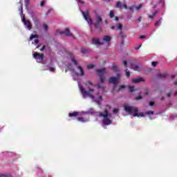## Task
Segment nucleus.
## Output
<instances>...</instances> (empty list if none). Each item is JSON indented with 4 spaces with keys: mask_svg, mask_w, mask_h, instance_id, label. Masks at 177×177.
Returning <instances> with one entry per match:
<instances>
[{
    "mask_svg": "<svg viewBox=\"0 0 177 177\" xmlns=\"http://www.w3.org/2000/svg\"><path fill=\"white\" fill-rule=\"evenodd\" d=\"M97 75L100 77V83L97 84V88L93 89V84L91 82H87L86 83V86H88V91H87L85 88H82V86L78 83L79 89L84 99L86 97H90L93 102H95L97 104H100V102L103 100L102 94L103 91L106 88V86L103 82H104L106 77L104 74L106 73V68L96 70Z\"/></svg>",
    "mask_w": 177,
    "mask_h": 177,
    "instance_id": "1",
    "label": "nucleus"
},
{
    "mask_svg": "<svg viewBox=\"0 0 177 177\" xmlns=\"http://www.w3.org/2000/svg\"><path fill=\"white\" fill-rule=\"evenodd\" d=\"M64 64L73 73V80L77 81L80 77L85 75V71L82 66L78 64L75 57L72 53L67 54L64 58Z\"/></svg>",
    "mask_w": 177,
    "mask_h": 177,
    "instance_id": "2",
    "label": "nucleus"
},
{
    "mask_svg": "<svg viewBox=\"0 0 177 177\" xmlns=\"http://www.w3.org/2000/svg\"><path fill=\"white\" fill-rule=\"evenodd\" d=\"M82 15L83 17L91 27H92V26H95V28H99L103 22V18H102V16L98 13L95 14V17L93 21L91 19V16H89V12H88V11L82 12Z\"/></svg>",
    "mask_w": 177,
    "mask_h": 177,
    "instance_id": "3",
    "label": "nucleus"
},
{
    "mask_svg": "<svg viewBox=\"0 0 177 177\" xmlns=\"http://www.w3.org/2000/svg\"><path fill=\"white\" fill-rule=\"evenodd\" d=\"M93 113V109H90L88 111L86 112H73L69 113V117H77V121L80 122H88L89 121V115L88 114H91Z\"/></svg>",
    "mask_w": 177,
    "mask_h": 177,
    "instance_id": "4",
    "label": "nucleus"
},
{
    "mask_svg": "<svg viewBox=\"0 0 177 177\" xmlns=\"http://www.w3.org/2000/svg\"><path fill=\"white\" fill-rule=\"evenodd\" d=\"M124 111L127 113V114H129L131 115H133V117H145V113L142 112H139V110L138 108L135 106H131L129 105H124Z\"/></svg>",
    "mask_w": 177,
    "mask_h": 177,
    "instance_id": "5",
    "label": "nucleus"
},
{
    "mask_svg": "<svg viewBox=\"0 0 177 177\" xmlns=\"http://www.w3.org/2000/svg\"><path fill=\"white\" fill-rule=\"evenodd\" d=\"M98 117L101 118L104 125H110L113 122V116H111V113L107 111V109H105L103 112H100Z\"/></svg>",
    "mask_w": 177,
    "mask_h": 177,
    "instance_id": "6",
    "label": "nucleus"
},
{
    "mask_svg": "<svg viewBox=\"0 0 177 177\" xmlns=\"http://www.w3.org/2000/svg\"><path fill=\"white\" fill-rule=\"evenodd\" d=\"M111 41V37L106 35L101 39L93 38V44L94 45H107L110 46V41Z\"/></svg>",
    "mask_w": 177,
    "mask_h": 177,
    "instance_id": "7",
    "label": "nucleus"
},
{
    "mask_svg": "<svg viewBox=\"0 0 177 177\" xmlns=\"http://www.w3.org/2000/svg\"><path fill=\"white\" fill-rule=\"evenodd\" d=\"M19 12L21 21L22 23H24L25 28H27V30H31L32 28V25L31 24V22L30 21V20L26 19V15L23 14V4H21V7L19 8Z\"/></svg>",
    "mask_w": 177,
    "mask_h": 177,
    "instance_id": "8",
    "label": "nucleus"
},
{
    "mask_svg": "<svg viewBox=\"0 0 177 177\" xmlns=\"http://www.w3.org/2000/svg\"><path fill=\"white\" fill-rule=\"evenodd\" d=\"M121 78V75L118 74L117 77H111L109 78V82L110 84H113V88L115 89V86L118 85V82H120V80Z\"/></svg>",
    "mask_w": 177,
    "mask_h": 177,
    "instance_id": "9",
    "label": "nucleus"
},
{
    "mask_svg": "<svg viewBox=\"0 0 177 177\" xmlns=\"http://www.w3.org/2000/svg\"><path fill=\"white\" fill-rule=\"evenodd\" d=\"M33 57L35 59L37 63H41L44 60V54H40L39 53H35L33 54Z\"/></svg>",
    "mask_w": 177,
    "mask_h": 177,
    "instance_id": "10",
    "label": "nucleus"
},
{
    "mask_svg": "<svg viewBox=\"0 0 177 177\" xmlns=\"http://www.w3.org/2000/svg\"><path fill=\"white\" fill-rule=\"evenodd\" d=\"M116 8H124V9L126 10H133V9H135V6H131L128 9V6H127L126 3L122 4L121 3V2L118 1L116 3Z\"/></svg>",
    "mask_w": 177,
    "mask_h": 177,
    "instance_id": "11",
    "label": "nucleus"
},
{
    "mask_svg": "<svg viewBox=\"0 0 177 177\" xmlns=\"http://www.w3.org/2000/svg\"><path fill=\"white\" fill-rule=\"evenodd\" d=\"M59 34L61 35L64 34L66 37H72L73 38L74 37L71 32H70V29L68 28H66L64 31H60Z\"/></svg>",
    "mask_w": 177,
    "mask_h": 177,
    "instance_id": "12",
    "label": "nucleus"
},
{
    "mask_svg": "<svg viewBox=\"0 0 177 177\" xmlns=\"http://www.w3.org/2000/svg\"><path fill=\"white\" fill-rule=\"evenodd\" d=\"M145 78L140 77L132 79V82L133 84H140V82H145Z\"/></svg>",
    "mask_w": 177,
    "mask_h": 177,
    "instance_id": "13",
    "label": "nucleus"
},
{
    "mask_svg": "<svg viewBox=\"0 0 177 177\" xmlns=\"http://www.w3.org/2000/svg\"><path fill=\"white\" fill-rule=\"evenodd\" d=\"M35 39L34 41L32 44L37 45L38 44V35H31L30 37V41H32Z\"/></svg>",
    "mask_w": 177,
    "mask_h": 177,
    "instance_id": "14",
    "label": "nucleus"
},
{
    "mask_svg": "<svg viewBox=\"0 0 177 177\" xmlns=\"http://www.w3.org/2000/svg\"><path fill=\"white\" fill-rule=\"evenodd\" d=\"M131 68H132V70H134V71H141L142 68H140V66H139L138 65H131Z\"/></svg>",
    "mask_w": 177,
    "mask_h": 177,
    "instance_id": "15",
    "label": "nucleus"
},
{
    "mask_svg": "<svg viewBox=\"0 0 177 177\" xmlns=\"http://www.w3.org/2000/svg\"><path fill=\"white\" fill-rule=\"evenodd\" d=\"M112 30H122V24H118L116 25V26H112Z\"/></svg>",
    "mask_w": 177,
    "mask_h": 177,
    "instance_id": "16",
    "label": "nucleus"
},
{
    "mask_svg": "<svg viewBox=\"0 0 177 177\" xmlns=\"http://www.w3.org/2000/svg\"><path fill=\"white\" fill-rule=\"evenodd\" d=\"M44 70H49L51 73H55L56 68L50 66H47V68H44Z\"/></svg>",
    "mask_w": 177,
    "mask_h": 177,
    "instance_id": "17",
    "label": "nucleus"
},
{
    "mask_svg": "<svg viewBox=\"0 0 177 177\" xmlns=\"http://www.w3.org/2000/svg\"><path fill=\"white\" fill-rule=\"evenodd\" d=\"M81 53H83V55H87V53H89V50H88L85 48H82Z\"/></svg>",
    "mask_w": 177,
    "mask_h": 177,
    "instance_id": "18",
    "label": "nucleus"
},
{
    "mask_svg": "<svg viewBox=\"0 0 177 177\" xmlns=\"http://www.w3.org/2000/svg\"><path fill=\"white\" fill-rule=\"evenodd\" d=\"M43 28H44V31H48V30H49V26H48V24H44Z\"/></svg>",
    "mask_w": 177,
    "mask_h": 177,
    "instance_id": "19",
    "label": "nucleus"
},
{
    "mask_svg": "<svg viewBox=\"0 0 177 177\" xmlns=\"http://www.w3.org/2000/svg\"><path fill=\"white\" fill-rule=\"evenodd\" d=\"M142 6H143V4H140L137 6H135L134 8H136V10H139L140 9H142Z\"/></svg>",
    "mask_w": 177,
    "mask_h": 177,
    "instance_id": "20",
    "label": "nucleus"
},
{
    "mask_svg": "<svg viewBox=\"0 0 177 177\" xmlns=\"http://www.w3.org/2000/svg\"><path fill=\"white\" fill-rule=\"evenodd\" d=\"M26 9H27V10H28V13L29 15H30L31 16H32L33 12L32 11L31 9L28 8V6H26Z\"/></svg>",
    "mask_w": 177,
    "mask_h": 177,
    "instance_id": "21",
    "label": "nucleus"
},
{
    "mask_svg": "<svg viewBox=\"0 0 177 177\" xmlns=\"http://www.w3.org/2000/svg\"><path fill=\"white\" fill-rule=\"evenodd\" d=\"M160 26H161V19H160L159 21H157L155 23V26H156V27H160Z\"/></svg>",
    "mask_w": 177,
    "mask_h": 177,
    "instance_id": "22",
    "label": "nucleus"
},
{
    "mask_svg": "<svg viewBox=\"0 0 177 177\" xmlns=\"http://www.w3.org/2000/svg\"><path fill=\"white\" fill-rule=\"evenodd\" d=\"M156 15H157V11L153 12L152 15H149V19H154V17L156 16Z\"/></svg>",
    "mask_w": 177,
    "mask_h": 177,
    "instance_id": "23",
    "label": "nucleus"
},
{
    "mask_svg": "<svg viewBox=\"0 0 177 177\" xmlns=\"http://www.w3.org/2000/svg\"><path fill=\"white\" fill-rule=\"evenodd\" d=\"M112 70H113V71H118V66L116 65H113Z\"/></svg>",
    "mask_w": 177,
    "mask_h": 177,
    "instance_id": "24",
    "label": "nucleus"
},
{
    "mask_svg": "<svg viewBox=\"0 0 177 177\" xmlns=\"http://www.w3.org/2000/svg\"><path fill=\"white\" fill-rule=\"evenodd\" d=\"M129 88L130 92H135V86H129Z\"/></svg>",
    "mask_w": 177,
    "mask_h": 177,
    "instance_id": "25",
    "label": "nucleus"
},
{
    "mask_svg": "<svg viewBox=\"0 0 177 177\" xmlns=\"http://www.w3.org/2000/svg\"><path fill=\"white\" fill-rule=\"evenodd\" d=\"M145 114H147L148 115L154 114V112L153 111H148L145 112Z\"/></svg>",
    "mask_w": 177,
    "mask_h": 177,
    "instance_id": "26",
    "label": "nucleus"
},
{
    "mask_svg": "<svg viewBox=\"0 0 177 177\" xmlns=\"http://www.w3.org/2000/svg\"><path fill=\"white\" fill-rule=\"evenodd\" d=\"M109 16H110L111 19H113V17H114V11L111 10L110 12Z\"/></svg>",
    "mask_w": 177,
    "mask_h": 177,
    "instance_id": "27",
    "label": "nucleus"
},
{
    "mask_svg": "<svg viewBox=\"0 0 177 177\" xmlns=\"http://www.w3.org/2000/svg\"><path fill=\"white\" fill-rule=\"evenodd\" d=\"M32 20H33L35 24H36V25L38 24V23H39V21H38V19H37V18H33Z\"/></svg>",
    "mask_w": 177,
    "mask_h": 177,
    "instance_id": "28",
    "label": "nucleus"
},
{
    "mask_svg": "<svg viewBox=\"0 0 177 177\" xmlns=\"http://www.w3.org/2000/svg\"><path fill=\"white\" fill-rule=\"evenodd\" d=\"M93 67H95L94 64H90L87 65V68H93Z\"/></svg>",
    "mask_w": 177,
    "mask_h": 177,
    "instance_id": "29",
    "label": "nucleus"
},
{
    "mask_svg": "<svg viewBox=\"0 0 177 177\" xmlns=\"http://www.w3.org/2000/svg\"><path fill=\"white\" fill-rule=\"evenodd\" d=\"M119 109H114L113 111V113H114V114H117V113H118Z\"/></svg>",
    "mask_w": 177,
    "mask_h": 177,
    "instance_id": "30",
    "label": "nucleus"
},
{
    "mask_svg": "<svg viewBox=\"0 0 177 177\" xmlns=\"http://www.w3.org/2000/svg\"><path fill=\"white\" fill-rule=\"evenodd\" d=\"M45 3H46V1H41L40 6H44V5H45Z\"/></svg>",
    "mask_w": 177,
    "mask_h": 177,
    "instance_id": "31",
    "label": "nucleus"
},
{
    "mask_svg": "<svg viewBox=\"0 0 177 177\" xmlns=\"http://www.w3.org/2000/svg\"><path fill=\"white\" fill-rule=\"evenodd\" d=\"M157 63H158L157 62H153L151 63L153 67H156V66H157Z\"/></svg>",
    "mask_w": 177,
    "mask_h": 177,
    "instance_id": "32",
    "label": "nucleus"
},
{
    "mask_svg": "<svg viewBox=\"0 0 177 177\" xmlns=\"http://www.w3.org/2000/svg\"><path fill=\"white\" fill-rule=\"evenodd\" d=\"M77 2L79 3V5H82L84 4V1H82V0H77Z\"/></svg>",
    "mask_w": 177,
    "mask_h": 177,
    "instance_id": "33",
    "label": "nucleus"
},
{
    "mask_svg": "<svg viewBox=\"0 0 177 177\" xmlns=\"http://www.w3.org/2000/svg\"><path fill=\"white\" fill-rule=\"evenodd\" d=\"M138 23H140L142 21V17H140L138 19H137Z\"/></svg>",
    "mask_w": 177,
    "mask_h": 177,
    "instance_id": "34",
    "label": "nucleus"
},
{
    "mask_svg": "<svg viewBox=\"0 0 177 177\" xmlns=\"http://www.w3.org/2000/svg\"><path fill=\"white\" fill-rule=\"evenodd\" d=\"M131 75V73H129V71H127L126 72V76H127L128 77H129Z\"/></svg>",
    "mask_w": 177,
    "mask_h": 177,
    "instance_id": "35",
    "label": "nucleus"
},
{
    "mask_svg": "<svg viewBox=\"0 0 177 177\" xmlns=\"http://www.w3.org/2000/svg\"><path fill=\"white\" fill-rule=\"evenodd\" d=\"M122 63H123L124 66H125L126 67L128 65V62H127V61H123Z\"/></svg>",
    "mask_w": 177,
    "mask_h": 177,
    "instance_id": "36",
    "label": "nucleus"
},
{
    "mask_svg": "<svg viewBox=\"0 0 177 177\" xmlns=\"http://www.w3.org/2000/svg\"><path fill=\"white\" fill-rule=\"evenodd\" d=\"M125 88V86L124 85H122L120 86V88H119V91H121V89H124Z\"/></svg>",
    "mask_w": 177,
    "mask_h": 177,
    "instance_id": "37",
    "label": "nucleus"
},
{
    "mask_svg": "<svg viewBox=\"0 0 177 177\" xmlns=\"http://www.w3.org/2000/svg\"><path fill=\"white\" fill-rule=\"evenodd\" d=\"M136 100H140V99H142V96L139 95L138 97H136Z\"/></svg>",
    "mask_w": 177,
    "mask_h": 177,
    "instance_id": "38",
    "label": "nucleus"
},
{
    "mask_svg": "<svg viewBox=\"0 0 177 177\" xmlns=\"http://www.w3.org/2000/svg\"><path fill=\"white\" fill-rule=\"evenodd\" d=\"M154 104V102H149V106L152 107V106Z\"/></svg>",
    "mask_w": 177,
    "mask_h": 177,
    "instance_id": "39",
    "label": "nucleus"
},
{
    "mask_svg": "<svg viewBox=\"0 0 177 177\" xmlns=\"http://www.w3.org/2000/svg\"><path fill=\"white\" fill-rule=\"evenodd\" d=\"M25 2L26 3V6H27V5H28V3L30 2V0H25Z\"/></svg>",
    "mask_w": 177,
    "mask_h": 177,
    "instance_id": "40",
    "label": "nucleus"
},
{
    "mask_svg": "<svg viewBox=\"0 0 177 177\" xmlns=\"http://www.w3.org/2000/svg\"><path fill=\"white\" fill-rule=\"evenodd\" d=\"M140 39H143L144 38H146V36L142 35L140 37Z\"/></svg>",
    "mask_w": 177,
    "mask_h": 177,
    "instance_id": "41",
    "label": "nucleus"
},
{
    "mask_svg": "<svg viewBox=\"0 0 177 177\" xmlns=\"http://www.w3.org/2000/svg\"><path fill=\"white\" fill-rule=\"evenodd\" d=\"M105 24H109V21L108 20H104Z\"/></svg>",
    "mask_w": 177,
    "mask_h": 177,
    "instance_id": "42",
    "label": "nucleus"
},
{
    "mask_svg": "<svg viewBox=\"0 0 177 177\" xmlns=\"http://www.w3.org/2000/svg\"><path fill=\"white\" fill-rule=\"evenodd\" d=\"M145 94L149 95V90H146Z\"/></svg>",
    "mask_w": 177,
    "mask_h": 177,
    "instance_id": "43",
    "label": "nucleus"
},
{
    "mask_svg": "<svg viewBox=\"0 0 177 177\" xmlns=\"http://www.w3.org/2000/svg\"><path fill=\"white\" fill-rule=\"evenodd\" d=\"M44 49H45V47L44 46L43 48H41V49H40V50L42 52V50H44Z\"/></svg>",
    "mask_w": 177,
    "mask_h": 177,
    "instance_id": "44",
    "label": "nucleus"
},
{
    "mask_svg": "<svg viewBox=\"0 0 177 177\" xmlns=\"http://www.w3.org/2000/svg\"><path fill=\"white\" fill-rule=\"evenodd\" d=\"M115 21H118V17H115Z\"/></svg>",
    "mask_w": 177,
    "mask_h": 177,
    "instance_id": "45",
    "label": "nucleus"
},
{
    "mask_svg": "<svg viewBox=\"0 0 177 177\" xmlns=\"http://www.w3.org/2000/svg\"><path fill=\"white\" fill-rule=\"evenodd\" d=\"M141 46H142V45H140L139 47L137 48L136 49H137V50H138V49H140Z\"/></svg>",
    "mask_w": 177,
    "mask_h": 177,
    "instance_id": "46",
    "label": "nucleus"
},
{
    "mask_svg": "<svg viewBox=\"0 0 177 177\" xmlns=\"http://www.w3.org/2000/svg\"><path fill=\"white\" fill-rule=\"evenodd\" d=\"M160 2H164V0H160Z\"/></svg>",
    "mask_w": 177,
    "mask_h": 177,
    "instance_id": "47",
    "label": "nucleus"
},
{
    "mask_svg": "<svg viewBox=\"0 0 177 177\" xmlns=\"http://www.w3.org/2000/svg\"><path fill=\"white\" fill-rule=\"evenodd\" d=\"M169 96H171V94H168V97H169Z\"/></svg>",
    "mask_w": 177,
    "mask_h": 177,
    "instance_id": "48",
    "label": "nucleus"
},
{
    "mask_svg": "<svg viewBox=\"0 0 177 177\" xmlns=\"http://www.w3.org/2000/svg\"><path fill=\"white\" fill-rule=\"evenodd\" d=\"M175 95H177V91L176 92Z\"/></svg>",
    "mask_w": 177,
    "mask_h": 177,
    "instance_id": "49",
    "label": "nucleus"
},
{
    "mask_svg": "<svg viewBox=\"0 0 177 177\" xmlns=\"http://www.w3.org/2000/svg\"><path fill=\"white\" fill-rule=\"evenodd\" d=\"M19 3H21V1H19Z\"/></svg>",
    "mask_w": 177,
    "mask_h": 177,
    "instance_id": "50",
    "label": "nucleus"
},
{
    "mask_svg": "<svg viewBox=\"0 0 177 177\" xmlns=\"http://www.w3.org/2000/svg\"><path fill=\"white\" fill-rule=\"evenodd\" d=\"M37 48H39V46H37Z\"/></svg>",
    "mask_w": 177,
    "mask_h": 177,
    "instance_id": "51",
    "label": "nucleus"
}]
</instances>
